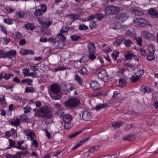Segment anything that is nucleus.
<instances>
[{
    "mask_svg": "<svg viewBox=\"0 0 158 158\" xmlns=\"http://www.w3.org/2000/svg\"><path fill=\"white\" fill-rule=\"evenodd\" d=\"M80 100L77 98H70L64 103L65 106L68 109L73 108L79 105Z\"/></svg>",
    "mask_w": 158,
    "mask_h": 158,
    "instance_id": "4",
    "label": "nucleus"
},
{
    "mask_svg": "<svg viewBox=\"0 0 158 158\" xmlns=\"http://www.w3.org/2000/svg\"><path fill=\"white\" fill-rule=\"evenodd\" d=\"M37 19L40 24H41L42 27L44 28H48L52 22L51 20L49 19H47L46 21H44L41 18H38Z\"/></svg>",
    "mask_w": 158,
    "mask_h": 158,
    "instance_id": "8",
    "label": "nucleus"
},
{
    "mask_svg": "<svg viewBox=\"0 0 158 158\" xmlns=\"http://www.w3.org/2000/svg\"><path fill=\"white\" fill-rule=\"evenodd\" d=\"M0 28L1 31L2 32L5 34H7V31H6V29L5 26L3 25H1L0 26Z\"/></svg>",
    "mask_w": 158,
    "mask_h": 158,
    "instance_id": "63",
    "label": "nucleus"
},
{
    "mask_svg": "<svg viewBox=\"0 0 158 158\" xmlns=\"http://www.w3.org/2000/svg\"><path fill=\"white\" fill-rule=\"evenodd\" d=\"M44 131L45 132L46 136L48 138L50 139L51 137V134L48 131L47 129H45L44 130Z\"/></svg>",
    "mask_w": 158,
    "mask_h": 158,
    "instance_id": "64",
    "label": "nucleus"
},
{
    "mask_svg": "<svg viewBox=\"0 0 158 158\" xmlns=\"http://www.w3.org/2000/svg\"><path fill=\"white\" fill-rule=\"evenodd\" d=\"M57 36L58 38L61 41L64 42L65 41L66 37L61 33H59L57 35Z\"/></svg>",
    "mask_w": 158,
    "mask_h": 158,
    "instance_id": "45",
    "label": "nucleus"
},
{
    "mask_svg": "<svg viewBox=\"0 0 158 158\" xmlns=\"http://www.w3.org/2000/svg\"><path fill=\"white\" fill-rule=\"evenodd\" d=\"M25 27L28 30L33 31L34 29L33 24L30 23H28L25 25Z\"/></svg>",
    "mask_w": 158,
    "mask_h": 158,
    "instance_id": "29",
    "label": "nucleus"
},
{
    "mask_svg": "<svg viewBox=\"0 0 158 158\" xmlns=\"http://www.w3.org/2000/svg\"><path fill=\"white\" fill-rule=\"evenodd\" d=\"M131 10L133 12V14L135 15L141 16L143 15V13L142 12L137 10L136 8L132 7L131 8Z\"/></svg>",
    "mask_w": 158,
    "mask_h": 158,
    "instance_id": "19",
    "label": "nucleus"
},
{
    "mask_svg": "<svg viewBox=\"0 0 158 158\" xmlns=\"http://www.w3.org/2000/svg\"><path fill=\"white\" fill-rule=\"evenodd\" d=\"M89 85L91 88L94 90L98 89L100 87V84L96 81H91Z\"/></svg>",
    "mask_w": 158,
    "mask_h": 158,
    "instance_id": "13",
    "label": "nucleus"
},
{
    "mask_svg": "<svg viewBox=\"0 0 158 158\" xmlns=\"http://www.w3.org/2000/svg\"><path fill=\"white\" fill-rule=\"evenodd\" d=\"M123 41L122 39H117L115 40V44L117 46H120Z\"/></svg>",
    "mask_w": 158,
    "mask_h": 158,
    "instance_id": "57",
    "label": "nucleus"
},
{
    "mask_svg": "<svg viewBox=\"0 0 158 158\" xmlns=\"http://www.w3.org/2000/svg\"><path fill=\"white\" fill-rule=\"evenodd\" d=\"M134 39L135 40L137 43L138 44L139 46H141L142 45V38L141 37H136L135 35L134 37Z\"/></svg>",
    "mask_w": 158,
    "mask_h": 158,
    "instance_id": "32",
    "label": "nucleus"
},
{
    "mask_svg": "<svg viewBox=\"0 0 158 158\" xmlns=\"http://www.w3.org/2000/svg\"><path fill=\"white\" fill-rule=\"evenodd\" d=\"M41 11L43 13H45L47 10V7L46 5L45 4H41L40 5Z\"/></svg>",
    "mask_w": 158,
    "mask_h": 158,
    "instance_id": "52",
    "label": "nucleus"
},
{
    "mask_svg": "<svg viewBox=\"0 0 158 158\" xmlns=\"http://www.w3.org/2000/svg\"><path fill=\"white\" fill-rule=\"evenodd\" d=\"M31 140L32 141V142H31V144L33 145L35 147H38V142L37 141L34 139Z\"/></svg>",
    "mask_w": 158,
    "mask_h": 158,
    "instance_id": "62",
    "label": "nucleus"
},
{
    "mask_svg": "<svg viewBox=\"0 0 158 158\" xmlns=\"http://www.w3.org/2000/svg\"><path fill=\"white\" fill-rule=\"evenodd\" d=\"M72 119L71 115L69 114L65 115L63 118V120L64 123V128L67 130L69 129L71 127L70 122Z\"/></svg>",
    "mask_w": 158,
    "mask_h": 158,
    "instance_id": "7",
    "label": "nucleus"
},
{
    "mask_svg": "<svg viewBox=\"0 0 158 158\" xmlns=\"http://www.w3.org/2000/svg\"><path fill=\"white\" fill-rule=\"evenodd\" d=\"M130 80L133 83H135L137 82L139 79V78L136 75H132L129 78Z\"/></svg>",
    "mask_w": 158,
    "mask_h": 158,
    "instance_id": "36",
    "label": "nucleus"
},
{
    "mask_svg": "<svg viewBox=\"0 0 158 158\" xmlns=\"http://www.w3.org/2000/svg\"><path fill=\"white\" fill-rule=\"evenodd\" d=\"M24 114L25 113H28L30 112L31 110V108L28 106H26L24 108Z\"/></svg>",
    "mask_w": 158,
    "mask_h": 158,
    "instance_id": "61",
    "label": "nucleus"
},
{
    "mask_svg": "<svg viewBox=\"0 0 158 158\" xmlns=\"http://www.w3.org/2000/svg\"><path fill=\"white\" fill-rule=\"evenodd\" d=\"M106 106V105L105 104H99L97 105L96 106L94 107V108L97 110H99L105 108Z\"/></svg>",
    "mask_w": 158,
    "mask_h": 158,
    "instance_id": "24",
    "label": "nucleus"
},
{
    "mask_svg": "<svg viewBox=\"0 0 158 158\" xmlns=\"http://www.w3.org/2000/svg\"><path fill=\"white\" fill-rule=\"evenodd\" d=\"M56 114L60 118H61L63 117L64 118V116L65 115V114H64V112L63 111H57L56 112Z\"/></svg>",
    "mask_w": 158,
    "mask_h": 158,
    "instance_id": "55",
    "label": "nucleus"
},
{
    "mask_svg": "<svg viewBox=\"0 0 158 158\" xmlns=\"http://www.w3.org/2000/svg\"><path fill=\"white\" fill-rule=\"evenodd\" d=\"M134 139V136L132 135H129L123 137V139L124 140L131 141L133 140Z\"/></svg>",
    "mask_w": 158,
    "mask_h": 158,
    "instance_id": "39",
    "label": "nucleus"
},
{
    "mask_svg": "<svg viewBox=\"0 0 158 158\" xmlns=\"http://www.w3.org/2000/svg\"><path fill=\"white\" fill-rule=\"evenodd\" d=\"M108 76L107 74L105 69L102 70L98 73V77L101 80Z\"/></svg>",
    "mask_w": 158,
    "mask_h": 158,
    "instance_id": "16",
    "label": "nucleus"
},
{
    "mask_svg": "<svg viewBox=\"0 0 158 158\" xmlns=\"http://www.w3.org/2000/svg\"><path fill=\"white\" fill-rule=\"evenodd\" d=\"M9 145L7 148H16V147H17V145H16V143L15 142L11 139H9Z\"/></svg>",
    "mask_w": 158,
    "mask_h": 158,
    "instance_id": "23",
    "label": "nucleus"
},
{
    "mask_svg": "<svg viewBox=\"0 0 158 158\" xmlns=\"http://www.w3.org/2000/svg\"><path fill=\"white\" fill-rule=\"evenodd\" d=\"M16 15L19 18H23L25 15V13L24 11H18L16 13Z\"/></svg>",
    "mask_w": 158,
    "mask_h": 158,
    "instance_id": "58",
    "label": "nucleus"
},
{
    "mask_svg": "<svg viewBox=\"0 0 158 158\" xmlns=\"http://www.w3.org/2000/svg\"><path fill=\"white\" fill-rule=\"evenodd\" d=\"M119 84L120 87H123L125 86L127 78H125L124 77H121L119 78Z\"/></svg>",
    "mask_w": 158,
    "mask_h": 158,
    "instance_id": "20",
    "label": "nucleus"
},
{
    "mask_svg": "<svg viewBox=\"0 0 158 158\" xmlns=\"http://www.w3.org/2000/svg\"><path fill=\"white\" fill-rule=\"evenodd\" d=\"M34 15L36 16H40L42 15V11L39 9H36Z\"/></svg>",
    "mask_w": 158,
    "mask_h": 158,
    "instance_id": "51",
    "label": "nucleus"
},
{
    "mask_svg": "<svg viewBox=\"0 0 158 158\" xmlns=\"http://www.w3.org/2000/svg\"><path fill=\"white\" fill-rule=\"evenodd\" d=\"M155 52L154 46L153 44H150L148 48V52H147L146 55V58L148 60L152 61L155 59Z\"/></svg>",
    "mask_w": 158,
    "mask_h": 158,
    "instance_id": "6",
    "label": "nucleus"
},
{
    "mask_svg": "<svg viewBox=\"0 0 158 158\" xmlns=\"http://www.w3.org/2000/svg\"><path fill=\"white\" fill-rule=\"evenodd\" d=\"M96 25L97 24L96 22L92 20L89 23V26L90 28L92 29L94 28H95Z\"/></svg>",
    "mask_w": 158,
    "mask_h": 158,
    "instance_id": "50",
    "label": "nucleus"
},
{
    "mask_svg": "<svg viewBox=\"0 0 158 158\" xmlns=\"http://www.w3.org/2000/svg\"><path fill=\"white\" fill-rule=\"evenodd\" d=\"M148 13L152 18H158V12L155 8H151L148 10Z\"/></svg>",
    "mask_w": 158,
    "mask_h": 158,
    "instance_id": "9",
    "label": "nucleus"
},
{
    "mask_svg": "<svg viewBox=\"0 0 158 158\" xmlns=\"http://www.w3.org/2000/svg\"><path fill=\"white\" fill-rule=\"evenodd\" d=\"M16 54L15 50H11L7 52L6 58L12 60L13 58L15 57Z\"/></svg>",
    "mask_w": 158,
    "mask_h": 158,
    "instance_id": "15",
    "label": "nucleus"
},
{
    "mask_svg": "<svg viewBox=\"0 0 158 158\" xmlns=\"http://www.w3.org/2000/svg\"><path fill=\"white\" fill-rule=\"evenodd\" d=\"M5 135L8 137L12 135H14V137L16 136V137H17L16 130H15L14 128H12L10 131H6L5 133Z\"/></svg>",
    "mask_w": 158,
    "mask_h": 158,
    "instance_id": "11",
    "label": "nucleus"
},
{
    "mask_svg": "<svg viewBox=\"0 0 158 158\" xmlns=\"http://www.w3.org/2000/svg\"><path fill=\"white\" fill-rule=\"evenodd\" d=\"M94 53H89V54L88 56L89 59L93 60L96 58V56L94 54Z\"/></svg>",
    "mask_w": 158,
    "mask_h": 158,
    "instance_id": "54",
    "label": "nucleus"
},
{
    "mask_svg": "<svg viewBox=\"0 0 158 158\" xmlns=\"http://www.w3.org/2000/svg\"><path fill=\"white\" fill-rule=\"evenodd\" d=\"M141 36L145 39H150L152 36V35L146 31H143L141 33Z\"/></svg>",
    "mask_w": 158,
    "mask_h": 158,
    "instance_id": "14",
    "label": "nucleus"
},
{
    "mask_svg": "<svg viewBox=\"0 0 158 158\" xmlns=\"http://www.w3.org/2000/svg\"><path fill=\"white\" fill-rule=\"evenodd\" d=\"M14 74L12 73H5L4 76L3 78L6 80H8L9 79L10 77H13Z\"/></svg>",
    "mask_w": 158,
    "mask_h": 158,
    "instance_id": "48",
    "label": "nucleus"
},
{
    "mask_svg": "<svg viewBox=\"0 0 158 158\" xmlns=\"http://www.w3.org/2000/svg\"><path fill=\"white\" fill-rule=\"evenodd\" d=\"M0 104L1 105H5L6 104L5 97L3 95L0 96Z\"/></svg>",
    "mask_w": 158,
    "mask_h": 158,
    "instance_id": "43",
    "label": "nucleus"
},
{
    "mask_svg": "<svg viewBox=\"0 0 158 158\" xmlns=\"http://www.w3.org/2000/svg\"><path fill=\"white\" fill-rule=\"evenodd\" d=\"M70 38L71 40L73 41H77L81 38V37L80 36L76 35H71Z\"/></svg>",
    "mask_w": 158,
    "mask_h": 158,
    "instance_id": "37",
    "label": "nucleus"
},
{
    "mask_svg": "<svg viewBox=\"0 0 158 158\" xmlns=\"http://www.w3.org/2000/svg\"><path fill=\"white\" fill-rule=\"evenodd\" d=\"M30 70L29 69L26 68L22 70V73L23 75L25 76H27V75L29 74V73Z\"/></svg>",
    "mask_w": 158,
    "mask_h": 158,
    "instance_id": "53",
    "label": "nucleus"
},
{
    "mask_svg": "<svg viewBox=\"0 0 158 158\" xmlns=\"http://www.w3.org/2000/svg\"><path fill=\"white\" fill-rule=\"evenodd\" d=\"M56 109L57 110V111H60L62 109V107L60 104L59 103L56 104L54 105Z\"/></svg>",
    "mask_w": 158,
    "mask_h": 158,
    "instance_id": "56",
    "label": "nucleus"
},
{
    "mask_svg": "<svg viewBox=\"0 0 158 158\" xmlns=\"http://www.w3.org/2000/svg\"><path fill=\"white\" fill-rule=\"evenodd\" d=\"M74 80L79 84L82 85L83 82V80L80 77L78 74H76L74 76Z\"/></svg>",
    "mask_w": 158,
    "mask_h": 158,
    "instance_id": "22",
    "label": "nucleus"
},
{
    "mask_svg": "<svg viewBox=\"0 0 158 158\" xmlns=\"http://www.w3.org/2000/svg\"><path fill=\"white\" fill-rule=\"evenodd\" d=\"M80 73L83 75H87L88 74V71L86 68L85 67H83L79 71Z\"/></svg>",
    "mask_w": 158,
    "mask_h": 158,
    "instance_id": "31",
    "label": "nucleus"
},
{
    "mask_svg": "<svg viewBox=\"0 0 158 158\" xmlns=\"http://www.w3.org/2000/svg\"><path fill=\"white\" fill-rule=\"evenodd\" d=\"M89 53H95L96 52V47L95 44L92 42L89 43L87 45Z\"/></svg>",
    "mask_w": 158,
    "mask_h": 158,
    "instance_id": "10",
    "label": "nucleus"
},
{
    "mask_svg": "<svg viewBox=\"0 0 158 158\" xmlns=\"http://www.w3.org/2000/svg\"><path fill=\"white\" fill-rule=\"evenodd\" d=\"M99 146L95 145V146H93L91 148L89 149L87 152L85 153V155H87V156H88L89 154L88 153H92L95 151L98 150L99 149Z\"/></svg>",
    "mask_w": 158,
    "mask_h": 158,
    "instance_id": "18",
    "label": "nucleus"
},
{
    "mask_svg": "<svg viewBox=\"0 0 158 158\" xmlns=\"http://www.w3.org/2000/svg\"><path fill=\"white\" fill-rule=\"evenodd\" d=\"M120 10V8L118 6L113 5L109 6L104 10L105 13L108 15H116L118 13Z\"/></svg>",
    "mask_w": 158,
    "mask_h": 158,
    "instance_id": "5",
    "label": "nucleus"
},
{
    "mask_svg": "<svg viewBox=\"0 0 158 158\" xmlns=\"http://www.w3.org/2000/svg\"><path fill=\"white\" fill-rule=\"evenodd\" d=\"M60 90L61 89L59 85L57 84H53L50 87L49 94L53 100H59L62 97L60 93Z\"/></svg>",
    "mask_w": 158,
    "mask_h": 158,
    "instance_id": "2",
    "label": "nucleus"
},
{
    "mask_svg": "<svg viewBox=\"0 0 158 158\" xmlns=\"http://www.w3.org/2000/svg\"><path fill=\"white\" fill-rule=\"evenodd\" d=\"M49 42H52L54 44H57L58 46L59 44V41L56 40V39L52 37H50L48 40Z\"/></svg>",
    "mask_w": 158,
    "mask_h": 158,
    "instance_id": "33",
    "label": "nucleus"
},
{
    "mask_svg": "<svg viewBox=\"0 0 158 158\" xmlns=\"http://www.w3.org/2000/svg\"><path fill=\"white\" fill-rule=\"evenodd\" d=\"M132 42L130 40H125L124 42V44L127 48L130 47L132 45Z\"/></svg>",
    "mask_w": 158,
    "mask_h": 158,
    "instance_id": "38",
    "label": "nucleus"
},
{
    "mask_svg": "<svg viewBox=\"0 0 158 158\" xmlns=\"http://www.w3.org/2000/svg\"><path fill=\"white\" fill-rule=\"evenodd\" d=\"M124 55L125 58L127 60L131 59L133 57L135 56L133 54L129 52L125 53Z\"/></svg>",
    "mask_w": 158,
    "mask_h": 158,
    "instance_id": "26",
    "label": "nucleus"
},
{
    "mask_svg": "<svg viewBox=\"0 0 158 158\" xmlns=\"http://www.w3.org/2000/svg\"><path fill=\"white\" fill-rule=\"evenodd\" d=\"M1 39L3 40V43L5 45H7L10 41V39L9 38L7 39L5 38H2Z\"/></svg>",
    "mask_w": 158,
    "mask_h": 158,
    "instance_id": "60",
    "label": "nucleus"
},
{
    "mask_svg": "<svg viewBox=\"0 0 158 158\" xmlns=\"http://www.w3.org/2000/svg\"><path fill=\"white\" fill-rule=\"evenodd\" d=\"M14 19L9 18L5 19H4V22L8 24H12L13 23Z\"/></svg>",
    "mask_w": 158,
    "mask_h": 158,
    "instance_id": "42",
    "label": "nucleus"
},
{
    "mask_svg": "<svg viewBox=\"0 0 158 158\" xmlns=\"http://www.w3.org/2000/svg\"><path fill=\"white\" fill-rule=\"evenodd\" d=\"M119 55V53L117 51H115L113 52L111 54V57L114 61H116L117 58Z\"/></svg>",
    "mask_w": 158,
    "mask_h": 158,
    "instance_id": "40",
    "label": "nucleus"
},
{
    "mask_svg": "<svg viewBox=\"0 0 158 158\" xmlns=\"http://www.w3.org/2000/svg\"><path fill=\"white\" fill-rule=\"evenodd\" d=\"M82 119L84 120L87 121L89 120L91 118V115L90 113L85 110L82 112Z\"/></svg>",
    "mask_w": 158,
    "mask_h": 158,
    "instance_id": "12",
    "label": "nucleus"
},
{
    "mask_svg": "<svg viewBox=\"0 0 158 158\" xmlns=\"http://www.w3.org/2000/svg\"><path fill=\"white\" fill-rule=\"evenodd\" d=\"M127 17V15L125 12H122L116 15L115 19L116 20H119V21H122L123 19Z\"/></svg>",
    "mask_w": 158,
    "mask_h": 158,
    "instance_id": "17",
    "label": "nucleus"
},
{
    "mask_svg": "<svg viewBox=\"0 0 158 158\" xmlns=\"http://www.w3.org/2000/svg\"><path fill=\"white\" fill-rule=\"evenodd\" d=\"M35 90L32 87H27L25 90L26 93H30L34 92Z\"/></svg>",
    "mask_w": 158,
    "mask_h": 158,
    "instance_id": "49",
    "label": "nucleus"
},
{
    "mask_svg": "<svg viewBox=\"0 0 158 158\" xmlns=\"http://www.w3.org/2000/svg\"><path fill=\"white\" fill-rule=\"evenodd\" d=\"M139 51L140 54L143 56H145L147 53L145 50L142 48L139 49Z\"/></svg>",
    "mask_w": 158,
    "mask_h": 158,
    "instance_id": "59",
    "label": "nucleus"
},
{
    "mask_svg": "<svg viewBox=\"0 0 158 158\" xmlns=\"http://www.w3.org/2000/svg\"><path fill=\"white\" fill-rule=\"evenodd\" d=\"M82 132V131L81 130L74 133L71 134L69 135V137L71 139H72L76 137L77 135L81 133Z\"/></svg>",
    "mask_w": 158,
    "mask_h": 158,
    "instance_id": "35",
    "label": "nucleus"
},
{
    "mask_svg": "<svg viewBox=\"0 0 158 158\" xmlns=\"http://www.w3.org/2000/svg\"><path fill=\"white\" fill-rule=\"evenodd\" d=\"M122 123L116 122L113 123H112V127L114 129H117L119 128V127L122 126Z\"/></svg>",
    "mask_w": 158,
    "mask_h": 158,
    "instance_id": "34",
    "label": "nucleus"
},
{
    "mask_svg": "<svg viewBox=\"0 0 158 158\" xmlns=\"http://www.w3.org/2000/svg\"><path fill=\"white\" fill-rule=\"evenodd\" d=\"M20 123V121L19 118H17L15 120L11 121L10 122V124L15 127H18Z\"/></svg>",
    "mask_w": 158,
    "mask_h": 158,
    "instance_id": "21",
    "label": "nucleus"
},
{
    "mask_svg": "<svg viewBox=\"0 0 158 158\" xmlns=\"http://www.w3.org/2000/svg\"><path fill=\"white\" fill-rule=\"evenodd\" d=\"M133 25L137 27H141L149 25L151 27L152 25L147 20L142 18H138L134 20L133 21Z\"/></svg>",
    "mask_w": 158,
    "mask_h": 158,
    "instance_id": "3",
    "label": "nucleus"
},
{
    "mask_svg": "<svg viewBox=\"0 0 158 158\" xmlns=\"http://www.w3.org/2000/svg\"><path fill=\"white\" fill-rule=\"evenodd\" d=\"M144 70L143 69H140L135 73L136 75L139 78L142 76L144 74Z\"/></svg>",
    "mask_w": 158,
    "mask_h": 158,
    "instance_id": "44",
    "label": "nucleus"
},
{
    "mask_svg": "<svg viewBox=\"0 0 158 158\" xmlns=\"http://www.w3.org/2000/svg\"><path fill=\"white\" fill-rule=\"evenodd\" d=\"M126 35L127 36L134 37L136 35V34L135 32H133L130 30H128L126 33Z\"/></svg>",
    "mask_w": 158,
    "mask_h": 158,
    "instance_id": "41",
    "label": "nucleus"
},
{
    "mask_svg": "<svg viewBox=\"0 0 158 158\" xmlns=\"http://www.w3.org/2000/svg\"><path fill=\"white\" fill-rule=\"evenodd\" d=\"M27 153V151H26L25 152H17L16 154L14 155L15 158H19L21 157V155H26V153Z\"/></svg>",
    "mask_w": 158,
    "mask_h": 158,
    "instance_id": "25",
    "label": "nucleus"
},
{
    "mask_svg": "<svg viewBox=\"0 0 158 158\" xmlns=\"http://www.w3.org/2000/svg\"><path fill=\"white\" fill-rule=\"evenodd\" d=\"M7 52L5 50H0V58H6Z\"/></svg>",
    "mask_w": 158,
    "mask_h": 158,
    "instance_id": "30",
    "label": "nucleus"
},
{
    "mask_svg": "<svg viewBox=\"0 0 158 158\" xmlns=\"http://www.w3.org/2000/svg\"><path fill=\"white\" fill-rule=\"evenodd\" d=\"M33 81V80L32 79H28V78H26L25 79H23L21 81V83H27L28 85H31L32 82Z\"/></svg>",
    "mask_w": 158,
    "mask_h": 158,
    "instance_id": "27",
    "label": "nucleus"
},
{
    "mask_svg": "<svg viewBox=\"0 0 158 158\" xmlns=\"http://www.w3.org/2000/svg\"><path fill=\"white\" fill-rule=\"evenodd\" d=\"M35 116L43 118H51L52 117L51 111L47 106L41 107L40 108L35 109Z\"/></svg>",
    "mask_w": 158,
    "mask_h": 158,
    "instance_id": "1",
    "label": "nucleus"
},
{
    "mask_svg": "<svg viewBox=\"0 0 158 158\" xmlns=\"http://www.w3.org/2000/svg\"><path fill=\"white\" fill-rule=\"evenodd\" d=\"M106 16V14L102 15L100 13H97L96 14V19L98 20H101L102 19Z\"/></svg>",
    "mask_w": 158,
    "mask_h": 158,
    "instance_id": "28",
    "label": "nucleus"
},
{
    "mask_svg": "<svg viewBox=\"0 0 158 158\" xmlns=\"http://www.w3.org/2000/svg\"><path fill=\"white\" fill-rule=\"evenodd\" d=\"M88 28V26L84 24H81L79 27V29L81 31L87 30Z\"/></svg>",
    "mask_w": 158,
    "mask_h": 158,
    "instance_id": "46",
    "label": "nucleus"
},
{
    "mask_svg": "<svg viewBox=\"0 0 158 158\" xmlns=\"http://www.w3.org/2000/svg\"><path fill=\"white\" fill-rule=\"evenodd\" d=\"M141 91L144 92L150 93L151 92V89L148 87L143 86L141 88Z\"/></svg>",
    "mask_w": 158,
    "mask_h": 158,
    "instance_id": "47",
    "label": "nucleus"
}]
</instances>
